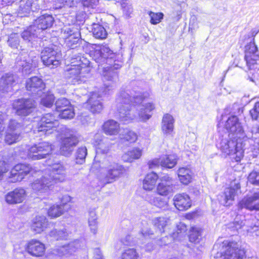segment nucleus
Here are the masks:
<instances>
[{"instance_id":"obj_40","label":"nucleus","mask_w":259,"mask_h":259,"mask_svg":"<svg viewBox=\"0 0 259 259\" xmlns=\"http://www.w3.org/2000/svg\"><path fill=\"white\" fill-rule=\"evenodd\" d=\"M63 213V208L61 205L53 204L48 209L47 214L51 219L58 218Z\"/></svg>"},{"instance_id":"obj_53","label":"nucleus","mask_w":259,"mask_h":259,"mask_svg":"<svg viewBox=\"0 0 259 259\" xmlns=\"http://www.w3.org/2000/svg\"><path fill=\"white\" fill-rule=\"evenodd\" d=\"M8 43L12 48H17L19 45V36L16 33H12L9 37Z\"/></svg>"},{"instance_id":"obj_46","label":"nucleus","mask_w":259,"mask_h":259,"mask_svg":"<svg viewBox=\"0 0 259 259\" xmlns=\"http://www.w3.org/2000/svg\"><path fill=\"white\" fill-rule=\"evenodd\" d=\"M87 155V149L85 147L79 148L76 152V163L82 164L85 162V158Z\"/></svg>"},{"instance_id":"obj_39","label":"nucleus","mask_w":259,"mask_h":259,"mask_svg":"<svg viewBox=\"0 0 259 259\" xmlns=\"http://www.w3.org/2000/svg\"><path fill=\"white\" fill-rule=\"evenodd\" d=\"M259 55L256 46L254 41H251L245 46V57L248 58V61L251 59V56ZM250 62H249V63Z\"/></svg>"},{"instance_id":"obj_45","label":"nucleus","mask_w":259,"mask_h":259,"mask_svg":"<svg viewBox=\"0 0 259 259\" xmlns=\"http://www.w3.org/2000/svg\"><path fill=\"white\" fill-rule=\"evenodd\" d=\"M147 14L150 17V22L153 25L159 24L161 22L164 17V14L161 12L155 13L152 11H148Z\"/></svg>"},{"instance_id":"obj_24","label":"nucleus","mask_w":259,"mask_h":259,"mask_svg":"<svg viewBox=\"0 0 259 259\" xmlns=\"http://www.w3.org/2000/svg\"><path fill=\"white\" fill-rule=\"evenodd\" d=\"M87 106L92 112L100 113L103 109L101 96L97 93H93L88 101Z\"/></svg>"},{"instance_id":"obj_3","label":"nucleus","mask_w":259,"mask_h":259,"mask_svg":"<svg viewBox=\"0 0 259 259\" xmlns=\"http://www.w3.org/2000/svg\"><path fill=\"white\" fill-rule=\"evenodd\" d=\"M100 168L103 175L99 179L103 184L115 182L125 172L123 165L108 158L103 161Z\"/></svg>"},{"instance_id":"obj_25","label":"nucleus","mask_w":259,"mask_h":259,"mask_svg":"<svg viewBox=\"0 0 259 259\" xmlns=\"http://www.w3.org/2000/svg\"><path fill=\"white\" fill-rule=\"evenodd\" d=\"M175 119L169 114H165L162 118L161 128L163 135L165 136L172 134L174 129Z\"/></svg>"},{"instance_id":"obj_21","label":"nucleus","mask_w":259,"mask_h":259,"mask_svg":"<svg viewBox=\"0 0 259 259\" xmlns=\"http://www.w3.org/2000/svg\"><path fill=\"white\" fill-rule=\"evenodd\" d=\"M120 67L119 65L115 64L113 67H111L109 70L104 74L105 79L111 81V82L106 83L104 85L105 94L109 93V92L115 89L118 81V73L117 71H114V69H117Z\"/></svg>"},{"instance_id":"obj_5","label":"nucleus","mask_w":259,"mask_h":259,"mask_svg":"<svg viewBox=\"0 0 259 259\" xmlns=\"http://www.w3.org/2000/svg\"><path fill=\"white\" fill-rule=\"evenodd\" d=\"M11 107L15 115L20 117H26L33 112L36 108V104L32 99L22 98L14 100Z\"/></svg>"},{"instance_id":"obj_54","label":"nucleus","mask_w":259,"mask_h":259,"mask_svg":"<svg viewBox=\"0 0 259 259\" xmlns=\"http://www.w3.org/2000/svg\"><path fill=\"white\" fill-rule=\"evenodd\" d=\"M1 80L3 84L6 86H12L15 81L13 75L8 74L3 76Z\"/></svg>"},{"instance_id":"obj_63","label":"nucleus","mask_w":259,"mask_h":259,"mask_svg":"<svg viewBox=\"0 0 259 259\" xmlns=\"http://www.w3.org/2000/svg\"><path fill=\"white\" fill-rule=\"evenodd\" d=\"M258 32L259 30L257 28H254L251 30L248 35L251 41H254V37Z\"/></svg>"},{"instance_id":"obj_28","label":"nucleus","mask_w":259,"mask_h":259,"mask_svg":"<svg viewBox=\"0 0 259 259\" xmlns=\"http://www.w3.org/2000/svg\"><path fill=\"white\" fill-rule=\"evenodd\" d=\"M103 130L107 135H116L120 131L119 124L115 120H109L104 122Z\"/></svg>"},{"instance_id":"obj_30","label":"nucleus","mask_w":259,"mask_h":259,"mask_svg":"<svg viewBox=\"0 0 259 259\" xmlns=\"http://www.w3.org/2000/svg\"><path fill=\"white\" fill-rule=\"evenodd\" d=\"M179 180L184 185H188L192 179L193 173L191 170L185 167H180L177 171Z\"/></svg>"},{"instance_id":"obj_18","label":"nucleus","mask_w":259,"mask_h":259,"mask_svg":"<svg viewBox=\"0 0 259 259\" xmlns=\"http://www.w3.org/2000/svg\"><path fill=\"white\" fill-rule=\"evenodd\" d=\"M95 60L102 65L104 63L110 64L114 55L113 51L107 46H103L99 50L95 51Z\"/></svg>"},{"instance_id":"obj_20","label":"nucleus","mask_w":259,"mask_h":259,"mask_svg":"<svg viewBox=\"0 0 259 259\" xmlns=\"http://www.w3.org/2000/svg\"><path fill=\"white\" fill-rule=\"evenodd\" d=\"M240 186L238 183L232 184L230 187L226 188L224 193L219 198L220 203L223 205H229V201L234 200L237 191L240 189Z\"/></svg>"},{"instance_id":"obj_35","label":"nucleus","mask_w":259,"mask_h":259,"mask_svg":"<svg viewBox=\"0 0 259 259\" xmlns=\"http://www.w3.org/2000/svg\"><path fill=\"white\" fill-rule=\"evenodd\" d=\"M147 201L151 204L160 208H165L167 206V201L160 197H157L153 195L147 196L146 197Z\"/></svg>"},{"instance_id":"obj_16","label":"nucleus","mask_w":259,"mask_h":259,"mask_svg":"<svg viewBox=\"0 0 259 259\" xmlns=\"http://www.w3.org/2000/svg\"><path fill=\"white\" fill-rule=\"evenodd\" d=\"M160 181L156 189L158 194L166 196L174 192L173 180L168 175L161 177Z\"/></svg>"},{"instance_id":"obj_22","label":"nucleus","mask_w":259,"mask_h":259,"mask_svg":"<svg viewBox=\"0 0 259 259\" xmlns=\"http://www.w3.org/2000/svg\"><path fill=\"white\" fill-rule=\"evenodd\" d=\"M54 22L53 16L49 14H44L38 17L34 21V26L41 31L50 28Z\"/></svg>"},{"instance_id":"obj_6","label":"nucleus","mask_w":259,"mask_h":259,"mask_svg":"<svg viewBox=\"0 0 259 259\" xmlns=\"http://www.w3.org/2000/svg\"><path fill=\"white\" fill-rule=\"evenodd\" d=\"M53 149V145L50 142H39L28 148L27 156L33 160L44 159L52 154Z\"/></svg>"},{"instance_id":"obj_51","label":"nucleus","mask_w":259,"mask_h":259,"mask_svg":"<svg viewBox=\"0 0 259 259\" xmlns=\"http://www.w3.org/2000/svg\"><path fill=\"white\" fill-rule=\"evenodd\" d=\"M248 181L252 185L259 186V171H252L248 176Z\"/></svg>"},{"instance_id":"obj_33","label":"nucleus","mask_w":259,"mask_h":259,"mask_svg":"<svg viewBox=\"0 0 259 259\" xmlns=\"http://www.w3.org/2000/svg\"><path fill=\"white\" fill-rule=\"evenodd\" d=\"M107 141L106 138L102 139L99 136H96L94 144L98 153L105 154L108 152L110 146Z\"/></svg>"},{"instance_id":"obj_13","label":"nucleus","mask_w":259,"mask_h":259,"mask_svg":"<svg viewBox=\"0 0 259 259\" xmlns=\"http://www.w3.org/2000/svg\"><path fill=\"white\" fill-rule=\"evenodd\" d=\"M20 124L16 120H10L7 131L5 136V142L9 145L18 142L19 140L20 133L17 131Z\"/></svg>"},{"instance_id":"obj_38","label":"nucleus","mask_w":259,"mask_h":259,"mask_svg":"<svg viewBox=\"0 0 259 259\" xmlns=\"http://www.w3.org/2000/svg\"><path fill=\"white\" fill-rule=\"evenodd\" d=\"M92 32L94 36L98 39H103L107 36L105 29L102 26L97 24H94Z\"/></svg>"},{"instance_id":"obj_64","label":"nucleus","mask_w":259,"mask_h":259,"mask_svg":"<svg viewBox=\"0 0 259 259\" xmlns=\"http://www.w3.org/2000/svg\"><path fill=\"white\" fill-rule=\"evenodd\" d=\"M89 117L88 116H80L79 120L83 124H87L89 122Z\"/></svg>"},{"instance_id":"obj_27","label":"nucleus","mask_w":259,"mask_h":259,"mask_svg":"<svg viewBox=\"0 0 259 259\" xmlns=\"http://www.w3.org/2000/svg\"><path fill=\"white\" fill-rule=\"evenodd\" d=\"M142 154V149L135 147L124 153L122 156V159L124 162H132L135 160L140 159Z\"/></svg>"},{"instance_id":"obj_34","label":"nucleus","mask_w":259,"mask_h":259,"mask_svg":"<svg viewBox=\"0 0 259 259\" xmlns=\"http://www.w3.org/2000/svg\"><path fill=\"white\" fill-rule=\"evenodd\" d=\"M66 33V46L68 48L73 49L74 45H76L79 40V34L77 32H72L70 28L67 29Z\"/></svg>"},{"instance_id":"obj_44","label":"nucleus","mask_w":259,"mask_h":259,"mask_svg":"<svg viewBox=\"0 0 259 259\" xmlns=\"http://www.w3.org/2000/svg\"><path fill=\"white\" fill-rule=\"evenodd\" d=\"M119 138L121 140L133 143L137 141L138 136L136 133L133 131H126L124 132V134L119 135Z\"/></svg>"},{"instance_id":"obj_19","label":"nucleus","mask_w":259,"mask_h":259,"mask_svg":"<svg viewBox=\"0 0 259 259\" xmlns=\"http://www.w3.org/2000/svg\"><path fill=\"white\" fill-rule=\"evenodd\" d=\"M25 88L27 91L35 94L42 92L46 88V84L41 78L34 76L26 80Z\"/></svg>"},{"instance_id":"obj_62","label":"nucleus","mask_w":259,"mask_h":259,"mask_svg":"<svg viewBox=\"0 0 259 259\" xmlns=\"http://www.w3.org/2000/svg\"><path fill=\"white\" fill-rule=\"evenodd\" d=\"M177 228H178V232H177L178 234L185 233L187 231L186 226L185 224H182V223H180L177 226Z\"/></svg>"},{"instance_id":"obj_15","label":"nucleus","mask_w":259,"mask_h":259,"mask_svg":"<svg viewBox=\"0 0 259 259\" xmlns=\"http://www.w3.org/2000/svg\"><path fill=\"white\" fill-rule=\"evenodd\" d=\"M27 193L22 188H16L5 195V201L9 204L22 203L26 198Z\"/></svg>"},{"instance_id":"obj_55","label":"nucleus","mask_w":259,"mask_h":259,"mask_svg":"<svg viewBox=\"0 0 259 259\" xmlns=\"http://www.w3.org/2000/svg\"><path fill=\"white\" fill-rule=\"evenodd\" d=\"M82 3L84 8L95 9L99 3V0H82Z\"/></svg>"},{"instance_id":"obj_57","label":"nucleus","mask_w":259,"mask_h":259,"mask_svg":"<svg viewBox=\"0 0 259 259\" xmlns=\"http://www.w3.org/2000/svg\"><path fill=\"white\" fill-rule=\"evenodd\" d=\"M122 8L124 15L127 17H130V15L133 12V8L132 6L124 3L122 4Z\"/></svg>"},{"instance_id":"obj_31","label":"nucleus","mask_w":259,"mask_h":259,"mask_svg":"<svg viewBox=\"0 0 259 259\" xmlns=\"http://www.w3.org/2000/svg\"><path fill=\"white\" fill-rule=\"evenodd\" d=\"M37 0H22L19 6V13L25 16L32 11V8H36Z\"/></svg>"},{"instance_id":"obj_43","label":"nucleus","mask_w":259,"mask_h":259,"mask_svg":"<svg viewBox=\"0 0 259 259\" xmlns=\"http://www.w3.org/2000/svg\"><path fill=\"white\" fill-rule=\"evenodd\" d=\"M97 220V217L95 212H90L88 223L91 231L94 234H96L98 231V222Z\"/></svg>"},{"instance_id":"obj_11","label":"nucleus","mask_w":259,"mask_h":259,"mask_svg":"<svg viewBox=\"0 0 259 259\" xmlns=\"http://www.w3.org/2000/svg\"><path fill=\"white\" fill-rule=\"evenodd\" d=\"M57 122L53 114H45L38 121L36 128L38 132H43L45 134L47 133H51L54 128L57 127Z\"/></svg>"},{"instance_id":"obj_14","label":"nucleus","mask_w":259,"mask_h":259,"mask_svg":"<svg viewBox=\"0 0 259 259\" xmlns=\"http://www.w3.org/2000/svg\"><path fill=\"white\" fill-rule=\"evenodd\" d=\"M49 227V223L47 218L43 215H36L31 221L30 230L34 235L40 234Z\"/></svg>"},{"instance_id":"obj_58","label":"nucleus","mask_w":259,"mask_h":259,"mask_svg":"<svg viewBox=\"0 0 259 259\" xmlns=\"http://www.w3.org/2000/svg\"><path fill=\"white\" fill-rule=\"evenodd\" d=\"M162 157L160 158H155L149 162V165L150 168H154V167H158L159 165L161 166Z\"/></svg>"},{"instance_id":"obj_37","label":"nucleus","mask_w":259,"mask_h":259,"mask_svg":"<svg viewBox=\"0 0 259 259\" xmlns=\"http://www.w3.org/2000/svg\"><path fill=\"white\" fill-rule=\"evenodd\" d=\"M168 219L165 217L156 218L153 220V224L160 233L164 232V229L167 225Z\"/></svg>"},{"instance_id":"obj_23","label":"nucleus","mask_w":259,"mask_h":259,"mask_svg":"<svg viewBox=\"0 0 259 259\" xmlns=\"http://www.w3.org/2000/svg\"><path fill=\"white\" fill-rule=\"evenodd\" d=\"M174 204L179 210L188 209L191 206L190 197L186 193L177 194L173 198Z\"/></svg>"},{"instance_id":"obj_49","label":"nucleus","mask_w":259,"mask_h":259,"mask_svg":"<svg viewBox=\"0 0 259 259\" xmlns=\"http://www.w3.org/2000/svg\"><path fill=\"white\" fill-rule=\"evenodd\" d=\"M139 256L136 249L129 248L122 253L120 259H137Z\"/></svg>"},{"instance_id":"obj_29","label":"nucleus","mask_w":259,"mask_h":259,"mask_svg":"<svg viewBox=\"0 0 259 259\" xmlns=\"http://www.w3.org/2000/svg\"><path fill=\"white\" fill-rule=\"evenodd\" d=\"M158 179V176L156 173L152 172L148 174L143 182V189L147 191L152 190L155 187Z\"/></svg>"},{"instance_id":"obj_42","label":"nucleus","mask_w":259,"mask_h":259,"mask_svg":"<svg viewBox=\"0 0 259 259\" xmlns=\"http://www.w3.org/2000/svg\"><path fill=\"white\" fill-rule=\"evenodd\" d=\"M81 242L79 240H74L66 245V255L73 254L81 246Z\"/></svg>"},{"instance_id":"obj_8","label":"nucleus","mask_w":259,"mask_h":259,"mask_svg":"<svg viewBox=\"0 0 259 259\" xmlns=\"http://www.w3.org/2000/svg\"><path fill=\"white\" fill-rule=\"evenodd\" d=\"M244 255V250L239 248L237 243L232 242L228 243L223 251L218 252L214 257L215 259H240Z\"/></svg>"},{"instance_id":"obj_56","label":"nucleus","mask_w":259,"mask_h":259,"mask_svg":"<svg viewBox=\"0 0 259 259\" xmlns=\"http://www.w3.org/2000/svg\"><path fill=\"white\" fill-rule=\"evenodd\" d=\"M250 115L254 120H257L259 117V102H256L253 108L250 110Z\"/></svg>"},{"instance_id":"obj_60","label":"nucleus","mask_w":259,"mask_h":259,"mask_svg":"<svg viewBox=\"0 0 259 259\" xmlns=\"http://www.w3.org/2000/svg\"><path fill=\"white\" fill-rule=\"evenodd\" d=\"M56 109L58 112H62L65 110L63 109L64 107V103L62 100H58L56 103Z\"/></svg>"},{"instance_id":"obj_17","label":"nucleus","mask_w":259,"mask_h":259,"mask_svg":"<svg viewBox=\"0 0 259 259\" xmlns=\"http://www.w3.org/2000/svg\"><path fill=\"white\" fill-rule=\"evenodd\" d=\"M239 208H245L249 210H259V191L251 196L244 197L238 203Z\"/></svg>"},{"instance_id":"obj_50","label":"nucleus","mask_w":259,"mask_h":259,"mask_svg":"<svg viewBox=\"0 0 259 259\" xmlns=\"http://www.w3.org/2000/svg\"><path fill=\"white\" fill-rule=\"evenodd\" d=\"M55 97L52 95H47L42 98L41 104L45 107L51 108L54 105Z\"/></svg>"},{"instance_id":"obj_52","label":"nucleus","mask_w":259,"mask_h":259,"mask_svg":"<svg viewBox=\"0 0 259 259\" xmlns=\"http://www.w3.org/2000/svg\"><path fill=\"white\" fill-rule=\"evenodd\" d=\"M75 116L74 107L70 103L66 100V119H71Z\"/></svg>"},{"instance_id":"obj_26","label":"nucleus","mask_w":259,"mask_h":259,"mask_svg":"<svg viewBox=\"0 0 259 259\" xmlns=\"http://www.w3.org/2000/svg\"><path fill=\"white\" fill-rule=\"evenodd\" d=\"M78 142V139L76 132L66 131V156L72 152Z\"/></svg>"},{"instance_id":"obj_47","label":"nucleus","mask_w":259,"mask_h":259,"mask_svg":"<svg viewBox=\"0 0 259 259\" xmlns=\"http://www.w3.org/2000/svg\"><path fill=\"white\" fill-rule=\"evenodd\" d=\"M63 166L59 164H56L51 170V175L54 180H60L61 178V176L63 174Z\"/></svg>"},{"instance_id":"obj_9","label":"nucleus","mask_w":259,"mask_h":259,"mask_svg":"<svg viewBox=\"0 0 259 259\" xmlns=\"http://www.w3.org/2000/svg\"><path fill=\"white\" fill-rule=\"evenodd\" d=\"M24 250L32 257H41L44 256L46 252L45 244L36 238L27 241L24 246Z\"/></svg>"},{"instance_id":"obj_12","label":"nucleus","mask_w":259,"mask_h":259,"mask_svg":"<svg viewBox=\"0 0 259 259\" xmlns=\"http://www.w3.org/2000/svg\"><path fill=\"white\" fill-rule=\"evenodd\" d=\"M32 170V168L29 164L19 163L15 165L10 171V182L16 183L22 181Z\"/></svg>"},{"instance_id":"obj_59","label":"nucleus","mask_w":259,"mask_h":259,"mask_svg":"<svg viewBox=\"0 0 259 259\" xmlns=\"http://www.w3.org/2000/svg\"><path fill=\"white\" fill-rule=\"evenodd\" d=\"M8 171L6 164L4 161H0V180H1L4 174Z\"/></svg>"},{"instance_id":"obj_41","label":"nucleus","mask_w":259,"mask_h":259,"mask_svg":"<svg viewBox=\"0 0 259 259\" xmlns=\"http://www.w3.org/2000/svg\"><path fill=\"white\" fill-rule=\"evenodd\" d=\"M202 229L198 227H192L190 230L189 240L191 242H198L201 236Z\"/></svg>"},{"instance_id":"obj_2","label":"nucleus","mask_w":259,"mask_h":259,"mask_svg":"<svg viewBox=\"0 0 259 259\" xmlns=\"http://www.w3.org/2000/svg\"><path fill=\"white\" fill-rule=\"evenodd\" d=\"M89 61L80 56L72 58L70 63L66 65V79L68 83L75 84L84 81L83 78L86 77L91 71L88 66Z\"/></svg>"},{"instance_id":"obj_32","label":"nucleus","mask_w":259,"mask_h":259,"mask_svg":"<svg viewBox=\"0 0 259 259\" xmlns=\"http://www.w3.org/2000/svg\"><path fill=\"white\" fill-rule=\"evenodd\" d=\"M240 217L241 216H237L234 222L228 224V228L232 231H235L241 228L243 226H246V230L247 231L253 229L254 226L249 225V221L246 220L245 221H241Z\"/></svg>"},{"instance_id":"obj_10","label":"nucleus","mask_w":259,"mask_h":259,"mask_svg":"<svg viewBox=\"0 0 259 259\" xmlns=\"http://www.w3.org/2000/svg\"><path fill=\"white\" fill-rule=\"evenodd\" d=\"M225 127L231 138L243 139L244 137V130L236 116H231L228 118L225 123Z\"/></svg>"},{"instance_id":"obj_1","label":"nucleus","mask_w":259,"mask_h":259,"mask_svg":"<svg viewBox=\"0 0 259 259\" xmlns=\"http://www.w3.org/2000/svg\"><path fill=\"white\" fill-rule=\"evenodd\" d=\"M148 96V94L121 91L116 99L120 121L127 123L135 120L141 122L149 120L155 106L152 103L144 102V99Z\"/></svg>"},{"instance_id":"obj_48","label":"nucleus","mask_w":259,"mask_h":259,"mask_svg":"<svg viewBox=\"0 0 259 259\" xmlns=\"http://www.w3.org/2000/svg\"><path fill=\"white\" fill-rule=\"evenodd\" d=\"M251 59L250 62L248 60V58L245 57L246 62V64L248 68L250 70H258L259 69V55L251 56Z\"/></svg>"},{"instance_id":"obj_61","label":"nucleus","mask_w":259,"mask_h":259,"mask_svg":"<svg viewBox=\"0 0 259 259\" xmlns=\"http://www.w3.org/2000/svg\"><path fill=\"white\" fill-rule=\"evenodd\" d=\"M22 37L25 40H30L31 38L32 33L29 30H24L22 33Z\"/></svg>"},{"instance_id":"obj_36","label":"nucleus","mask_w":259,"mask_h":259,"mask_svg":"<svg viewBox=\"0 0 259 259\" xmlns=\"http://www.w3.org/2000/svg\"><path fill=\"white\" fill-rule=\"evenodd\" d=\"M177 163V156L175 155H165L162 157L161 166L171 168Z\"/></svg>"},{"instance_id":"obj_7","label":"nucleus","mask_w":259,"mask_h":259,"mask_svg":"<svg viewBox=\"0 0 259 259\" xmlns=\"http://www.w3.org/2000/svg\"><path fill=\"white\" fill-rule=\"evenodd\" d=\"M41 60L46 66L56 68L61 64V54L52 47H46L41 52Z\"/></svg>"},{"instance_id":"obj_4","label":"nucleus","mask_w":259,"mask_h":259,"mask_svg":"<svg viewBox=\"0 0 259 259\" xmlns=\"http://www.w3.org/2000/svg\"><path fill=\"white\" fill-rule=\"evenodd\" d=\"M220 150L224 154L229 155L236 162L240 161L244 156V149L241 139L231 138L228 135L227 138L223 139L220 142Z\"/></svg>"}]
</instances>
